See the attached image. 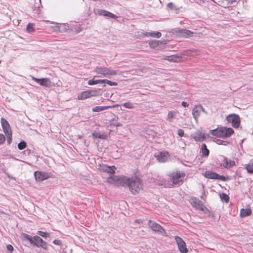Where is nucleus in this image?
<instances>
[{
	"label": "nucleus",
	"mask_w": 253,
	"mask_h": 253,
	"mask_svg": "<svg viewBox=\"0 0 253 253\" xmlns=\"http://www.w3.org/2000/svg\"><path fill=\"white\" fill-rule=\"evenodd\" d=\"M107 181L117 186L126 185L134 195L138 193L142 188L141 180L136 176L128 178L126 176L113 175L109 176Z\"/></svg>",
	"instance_id": "f257e3e1"
},
{
	"label": "nucleus",
	"mask_w": 253,
	"mask_h": 253,
	"mask_svg": "<svg viewBox=\"0 0 253 253\" xmlns=\"http://www.w3.org/2000/svg\"><path fill=\"white\" fill-rule=\"evenodd\" d=\"M168 175L170 178V181L174 185H181L183 183L185 176L184 172L179 170L169 172Z\"/></svg>",
	"instance_id": "f03ea898"
},
{
	"label": "nucleus",
	"mask_w": 253,
	"mask_h": 253,
	"mask_svg": "<svg viewBox=\"0 0 253 253\" xmlns=\"http://www.w3.org/2000/svg\"><path fill=\"white\" fill-rule=\"evenodd\" d=\"M147 224L148 227L154 232H159L163 235H165L166 234V232L163 227L156 222L151 220H149Z\"/></svg>",
	"instance_id": "7ed1b4c3"
},
{
	"label": "nucleus",
	"mask_w": 253,
	"mask_h": 253,
	"mask_svg": "<svg viewBox=\"0 0 253 253\" xmlns=\"http://www.w3.org/2000/svg\"><path fill=\"white\" fill-rule=\"evenodd\" d=\"M32 246L37 247H42L44 250H47L48 245L46 242L43 241L40 236L38 235L33 237Z\"/></svg>",
	"instance_id": "20e7f679"
},
{
	"label": "nucleus",
	"mask_w": 253,
	"mask_h": 253,
	"mask_svg": "<svg viewBox=\"0 0 253 253\" xmlns=\"http://www.w3.org/2000/svg\"><path fill=\"white\" fill-rule=\"evenodd\" d=\"M227 121L232 124L234 128H238L240 125V118L238 115L235 114H230L226 117Z\"/></svg>",
	"instance_id": "39448f33"
},
{
	"label": "nucleus",
	"mask_w": 253,
	"mask_h": 253,
	"mask_svg": "<svg viewBox=\"0 0 253 253\" xmlns=\"http://www.w3.org/2000/svg\"><path fill=\"white\" fill-rule=\"evenodd\" d=\"M95 72L97 74H101L105 76L117 75V73L115 71L113 70L110 68L101 67H97L95 69Z\"/></svg>",
	"instance_id": "423d86ee"
},
{
	"label": "nucleus",
	"mask_w": 253,
	"mask_h": 253,
	"mask_svg": "<svg viewBox=\"0 0 253 253\" xmlns=\"http://www.w3.org/2000/svg\"><path fill=\"white\" fill-rule=\"evenodd\" d=\"M100 95V92L97 90H88L83 91L80 95L78 96V99L80 100H84L91 96H96Z\"/></svg>",
	"instance_id": "0eeeda50"
},
{
	"label": "nucleus",
	"mask_w": 253,
	"mask_h": 253,
	"mask_svg": "<svg viewBox=\"0 0 253 253\" xmlns=\"http://www.w3.org/2000/svg\"><path fill=\"white\" fill-rule=\"evenodd\" d=\"M31 77L32 80L38 83L42 86L46 87H51L53 85V84L48 78L38 79L33 76H32Z\"/></svg>",
	"instance_id": "6e6552de"
},
{
	"label": "nucleus",
	"mask_w": 253,
	"mask_h": 253,
	"mask_svg": "<svg viewBox=\"0 0 253 253\" xmlns=\"http://www.w3.org/2000/svg\"><path fill=\"white\" fill-rule=\"evenodd\" d=\"M219 159L221 162V166H222L224 168H230L235 166V162L234 161L228 160V159L224 156H220Z\"/></svg>",
	"instance_id": "1a4fd4ad"
},
{
	"label": "nucleus",
	"mask_w": 253,
	"mask_h": 253,
	"mask_svg": "<svg viewBox=\"0 0 253 253\" xmlns=\"http://www.w3.org/2000/svg\"><path fill=\"white\" fill-rule=\"evenodd\" d=\"M205 176L206 177L209 179H218L222 181H225L226 178L223 175H220L218 173L212 172L211 171H206L205 173Z\"/></svg>",
	"instance_id": "9d476101"
},
{
	"label": "nucleus",
	"mask_w": 253,
	"mask_h": 253,
	"mask_svg": "<svg viewBox=\"0 0 253 253\" xmlns=\"http://www.w3.org/2000/svg\"><path fill=\"white\" fill-rule=\"evenodd\" d=\"M98 169L102 172H105L109 174H114L117 168L115 166H109L105 164H100L98 166Z\"/></svg>",
	"instance_id": "9b49d317"
},
{
	"label": "nucleus",
	"mask_w": 253,
	"mask_h": 253,
	"mask_svg": "<svg viewBox=\"0 0 253 253\" xmlns=\"http://www.w3.org/2000/svg\"><path fill=\"white\" fill-rule=\"evenodd\" d=\"M175 240L179 251L181 253H186L188 252V250L184 241L180 237L177 236L175 237Z\"/></svg>",
	"instance_id": "f8f14e48"
},
{
	"label": "nucleus",
	"mask_w": 253,
	"mask_h": 253,
	"mask_svg": "<svg viewBox=\"0 0 253 253\" xmlns=\"http://www.w3.org/2000/svg\"><path fill=\"white\" fill-rule=\"evenodd\" d=\"M190 204L191 206L196 210L204 211L207 209V208L204 206L203 203L196 198L192 199L190 201Z\"/></svg>",
	"instance_id": "ddd939ff"
},
{
	"label": "nucleus",
	"mask_w": 253,
	"mask_h": 253,
	"mask_svg": "<svg viewBox=\"0 0 253 253\" xmlns=\"http://www.w3.org/2000/svg\"><path fill=\"white\" fill-rule=\"evenodd\" d=\"M176 34L180 37L187 38L193 36L194 33L185 29H178L175 31Z\"/></svg>",
	"instance_id": "4468645a"
},
{
	"label": "nucleus",
	"mask_w": 253,
	"mask_h": 253,
	"mask_svg": "<svg viewBox=\"0 0 253 253\" xmlns=\"http://www.w3.org/2000/svg\"><path fill=\"white\" fill-rule=\"evenodd\" d=\"M210 133L217 137H225V136H224V127H218L214 129L210 130Z\"/></svg>",
	"instance_id": "2eb2a0df"
},
{
	"label": "nucleus",
	"mask_w": 253,
	"mask_h": 253,
	"mask_svg": "<svg viewBox=\"0 0 253 253\" xmlns=\"http://www.w3.org/2000/svg\"><path fill=\"white\" fill-rule=\"evenodd\" d=\"M95 14L99 15H103L104 16L109 17L112 19H116L117 18V16L114 15L113 13L104 9H96L95 11Z\"/></svg>",
	"instance_id": "dca6fc26"
},
{
	"label": "nucleus",
	"mask_w": 253,
	"mask_h": 253,
	"mask_svg": "<svg viewBox=\"0 0 253 253\" xmlns=\"http://www.w3.org/2000/svg\"><path fill=\"white\" fill-rule=\"evenodd\" d=\"M169 155L168 152H160L157 156V159L160 162H165L169 157Z\"/></svg>",
	"instance_id": "f3484780"
},
{
	"label": "nucleus",
	"mask_w": 253,
	"mask_h": 253,
	"mask_svg": "<svg viewBox=\"0 0 253 253\" xmlns=\"http://www.w3.org/2000/svg\"><path fill=\"white\" fill-rule=\"evenodd\" d=\"M1 124L5 134L11 132L9 123L4 118H2L1 119Z\"/></svg>",
	"instance_id": "a211bd4d"
},
{
	"label": "nucleus",
	"mask_w": 253,
	"mask_h": 253,
	"mask_svg": "<svg viewBox=\"0 0 253 253\" xmlns=\"http://www.w3.org/2000/svg\"><path fill=\"white\" fill-rule=\"evenodd\" d=\"M164 59L170 62H178L181 60V56L177 54H174L166 56L164 57Z\"/></svg>",
	"instance_id": "6ab92c4d"
},
{
	"label": "nucleus",
	"mask_w": 253,
	"mask_h": 253,
	"mask_svg": "<svg viewBox=\"0 0 253 253\" xmlns=\"http://www.w3.org/2000/svg\"><path fill=\"white\" fill-rule=\"evenodd\" d=\"M34 176L37 181H41L46 179L47 178V174L37 171L34 172Z\"/></svg>",
	"instance_id": "aec40b11"
},
{
	"label": "nucleus",
	"mask_w": 253,
	"mask_h": 253,
	"mask_svg": "<svg viewBox=\"0 0 253 253\" xmlns=\"http://www.w3.org/2000/svg\"><path fill=\"white\" fill-rule=\"evenodd\" d=\"M201 110H204V109L201 105L196 106L193 108L192 110V115L196 120H197L198 117L199 116Z\"/></svg>",
	"instance_id": "412c9836"
},
{
	"label": "nucleus",
	"mask_w": 253,
	"mask_h": 253,
	"mask_svg": "<svg viewBox=\"0 0 253 253\" xmlns=\"http://www.w3.org/2000/svg\"><path fill=\"white\" fill-rule=\"evenodd\" d=\"M193 138L196 141H202L206 139L205 134L198 131L193 134Z\"/></svg>",
	"instance_id": "4be33fe9"
},
{
	"label": "nucleus",
	"mask_w": 253,
	"mask_h": 253,
	"mask_svg": "<svg viewBox=\"0 0 253 253\" xmlns=\"http://www.w3.org/2000/svg\"><path fill=\"white\" fill-rule=\"evenodd\" d=\"M252 214V211L250 209H242L240 211V216L245 217L250 215Z\"/></svg>",
	"instance_id": "5701e85b"
},
{
	"label": "nucleus",
	"mask_w": 253,
	"mask_h": 253,
	"mask_svg": "<svg viewBox=\"0 0 253 253\" xmlns=\"http://www.w3.org/2000/svg\"><path fill=\"white\" fill-rule=\"evenodd\" d=\"M145 35L146 37H151L159 38L161 37L162 34L160 32H146Z\"/></svg>",
	"instance_id": "b1692460"
},
{
	"label": "nucleus",
	"mask_w": 253,
	"mask_h": 253,
	"mask_svg": "<svg viewBox=\"0 0 253 253\" xmlns=\"http://www.w3.org/2000/svg\"><path fill=\"white\" fill-rule=\"evenodd\" d=\"M92 136L93 138H99L101 139H104L106 138V135L104 133H100L97 131H94L92 133Z\"/></svg>",
	"instance_id": "393cba45"
},
{
	"label": "nucleus",
	"mask_w": 253,
	"mask_h": 253,
	"mask_svg": "<svg viewBox=\"0 0 253 253\" xmlns=\"http://www.w3.org/2000/svg\"><path fill=\"white\" fill-rule=\"evenodd\" d=\"M201 150L203 156L208 157L209 155V150L207 149V146L205 143L202 144Z\"/></svg>",
	"instance_id": "a878e982"
},
{
	"label": "nucleus",
	"mask_w": 253,
	"mask_h": 253,
	"mask_svg": "<svg viewBox=\"0 0 253 253\" xmlns=\"http://www.w3.org/2000/svg\"><path fill=\"white\" fill-rule=\"evenodd\" d=\"M109 106H96L92 108V110L93 112H100L105 110H106L110 108Z\"/></svg>",
	"instance_id": "bb28decb"
},
{
	"label": "nucleus",
	"mask_w": 253,
	"mask_h": 253,
	"mask_svg": "<svg viewBox=\"0 0 253 253\" xmlns=\"http://www.w3.org/2000/svg\"><path fill=\"white\" fill-rule=\"evenodd\" d=\"M21 238L22 240H27L29 241L32 245L33 240V237L26 233H22L21 235Z\"/></svg>",
	"instance_id": "cd10ccee"
},
{
	"label": "nucleus",
	"mask_w": 253,
	"mask_h": 253,
	"mask_svg": "<svg viewBox=\"0 0 253 253\" xmlns=\"http://www.w3.org/2000/svg\"><path fill=\"white\" fill-rule=\"evenodd\" d=\"M234 133V130L232 128L224 127V136L225 137L230 136Z\"/></svg>",
	"instance_id": "c85d7f7f"
},
{
	"label": "nucleus",
	"mask_w": 253,
	"mask_h": 253,
	"mask_svg": "<svg viewBox=\"0 0 253 253\" xmlns=\"http://www.w3.org/2000/svg\"><path fill=\"white\" fill-rule=\"evenodd\" d=\"M177 112L174 111L169 112L168 115V121L169 122H172Z\"/></svg>",
	"instance_id": "c756f323"
},
{
	"label": "nucleus",
	"mask_w": 253,
	"mask_h": 253,
	"mask_svg": "<svg viewBox=\"0 0 253 253\" xmlns=\"http://www.w3.org/2000/svg\"><path fill=\"white\" fill-rule=\"evenodd\" d=\"M220 198L221 201L228 203L229 200V197L224 193L220 194Z\"/></svg>",
	"instance_id": "7c9ffc66"
},
{
	"label": "nucleus",
	"mask_w": 253,
	"mask_h": 253,
	"mask_svg": "<svg viewBox=\"0 0 253 253\" xmlns=\"http://www.w3.org/2000/svg\"><path fill=\"white\" fill-rule=\"evenodd\" d=\"M88 84L89 85H94L96 84H102V80H94L93 79L89 80L88 81Z\"/></svg>",
	"instance_id": "2f4dec72"
},
{
	"label": "nucleus",
	"mask_w": 253,
	"mask_h": 253,
	"mask_svg": "<svg viewBox=\"0 0 253 253\" xmlns=\"http://www.w3.org/2000/svg\"><path fill=\"white\" fill-rule=\"evenodd\" d=\"M26 30L29 33H33L35 31L34 24L31 23H28L27 25Z\"/></svg>",
	"instance_id": "473e14b6"
},
{
	"label": "nucleus",
	"mask_w": 253,
	"mask_h": 253,
	"mask_svg": "<svg viewBox=\"0 0 253 253\" xmlns=\"http://www.w3.org/2000/svg\"><path fill=\"white\" fill-rule=\"evenodd\" d=\"M245 168L247 170L248 173H253V164L250 163V164L245 165Z\"/></svg>",
	"instance_id": "72a5a7b5"
},
{
	"label": "nucleus",
	"mask_w": 253,
	"mask_h": 253,
	"mask_svg": "<svg viewBox=\"0 0 253 253\" xmlns=\"http://www.w3.org/2000/svg\"><path fill=\"white\" fill-rule=\"evenodd\" d=\"M159 41H152L149 42V45L151 48H155L159 45Z\"/></svg>",
	"instance_id": "f704fd0d"
},
{
	"label": "nucleus",
	"mask_w": 253,
	"mask_h": 253,
	"mask_svg": "<svg viewBox=\"0 0 253 253\" xmlns=\"http://www.w3.org/2000/svg\"><path fill=\"white\" fill-rule=\"evenodd\" d=\"M27 146V143L24 141H20L17 145L18 148L19 150H23Z\"/></svg>",
	"instance_id": "c9c22d12"
},
{
	"label": "nucleus",
	"mask_w": 253,
	"mask_h": 253,
	"mask_svg": "<svg viewBox=\"0 0 253 253\" xmlns=\"http://www.w3.org/2000/svg\"><path fill=\"white\" fill-rule=\"evenodd\" d=\"M37 234H38L39 235H40L45 239L49 237V236H50L49 234L47 232H43L42 231H38L37 232Z\"/></svg>",
	"instance_id": "e433bc0d"
},
{
	"label": "nucleus",
	"mask_w": 253,
	"mask_h": 253,
	"mask_svg": "<svg viewBox=\"0 0 253 253\" xmlns=\"http://www.w3.org/2000/svg\"><path fill=\"white\" fill-rule=\"evenodd\" d=\"M102 84H109L110 86L117 85V83L116 82H112L111 81H109V80H108L106 79L102 80Z\"/></svg>",
	"instance_id": "4c0bfd02"
},
{
	"label": "nucleus",
	"mask_w": 253,
	"mask_h": 253,
	"mask_svg": "<svg viewBox=\"0 0 253 253\" xmlns=\"http://www.w3.org/2000/svg\"><path fill=\"white\" fill-rule=\"evenodd\" d=\"M123 106L124 107H125V108H128V109H132V108H133L134 107L133 105L132 104V103H131L130 102H129L124 103L123 104Z\"/></svg>",
	"instance_id": "58836bf2"
},
{
	"label": "nucleus",
	"mask_w": 253,
	"mask_h": 253,
	"mask_svg": "<svg viewBox=\"0 0 253 253\" xmlns=\"http://www.w3.org/2000/svg\"><path fill=\"white\" fill-rule=\"evenodd\" d=\"M7 135V143L8 145H9L12 142V133L11 132H9L6 134Z\"/></svg>",
	"instance_id": "ea45409f"
},
{
	"label": "nucleus",
	"mask_w": 253,
	"mask_h": 253,
	"mask_svg": "<svg viewBox=\"0 0 253 253\" xmlns=\"http://www.w3.org/2000/svg\"><path fill=\"white\" fill-rule=\"evenodd\" d=\"M216 142L217 144L219 145H227L229 143L227 141L221 140L220 139H217Z\"/></svg>",
	"instance_id": "a19ab883"
},
{
	"label": "nucleus",
	"mask_w": 253,
	"mask_h": 253,
	"mask_svg": "<svg viewBox=\"0 0 253 253\" xmlns=\"http://www.w3.org/2000/svg\"><path fill=\"white\" fill-rule=\"evenodd\" d=\"M5 141V136L2 134H0V144L3 143Z\"/></svg>",
	"instance_id": "79ce46f5"
},
{
	"label": "nucleus",
	"mask_w": 253,
	"mask_h": 253,
	"mask_svg": "<svg viewBox=\"0 0 253 253\" xmlns=\"http://www.w3.org/2000/svg\"><path fill=\"white\" fill-rule=\"evenodd\" d=\"M177 134L180 137H183L184 135V132L182 129H179L177 130Z\"/></svg>",
	"instance_id": "37998d69"
},
{
	"label": "nucleus",
	"mask_w": 253,
	"mask_h": 253,
	"mask_svg": "<svg viewBox=\"0 0 253 253\" xmlns=\"http://www.w3.org/2000/svg\"><path fill=\"white\" fill-rule=\"evenodd\" d=\"M53 243L58 246H61L62 245V242L60 240L55 239L53 241Z\"/></svg>",
	"instance_id": "c03bdc74"
},
{
	"label": "nucleus",
	"mask_w": 253,
	"mask_h": 253,
	"mask_svg": "<svg viewBox=\"0 0 253 253\" xmlns=\"http://www.w3.org/2000/svg\"><path fill=\"white\" fill-rule=\"evenodd\" d=\"M167 6L171 9H173L174 8V5L173 3L172 2H169L168 4H167Z\"/></svg>",
	"instance_id": "a18cd8bd"
},
{
	"label": "nucleus",
	"mask_w": 253,
	"mask_h": 253,
	"mask_svg": "<svg viewBox=\"0 0 253 253\" xmlns=\"http://www.w3.org/2000/svg\"><path fill=\"white\" fill-rule=\"evenodd\" d=\"M7 250L10 252H12L13 250V247L11 245H7L6 246Z\"/></svg>",
	"instance_id": "49530a36"
},
{
	"label": "nucleus",
	"mask_w": 253,
	"mask_h": 253,
	"mask_svg": "<svg viewBox=\"0 0 253 253\" xmlns=\"http://www.w3.org/2000/svg\"><path fill=\"white\" fill-rule=\"evenodd\" d=\"M181 105L185 107H188L189 105V104L187 102L184 101L182 102Z\"/></svg>",
	"instance_id": "de8ad7c7"
},
{
	"label": "nucleus",
	"mask_w": 253,
	"mask_h": 253,
	"mask_svg": "<svg viewBox=\"0 0 253 253\" xmlns=\"http://www.w3.org/2000/svg\"><path fill=\"white\" fill-rule=\"evenodd\" d=\"M24 152L27 153L29 155L31 152V150L30 149H27L26 151H24Z\"/></svg>",
	"instance_id": "09e8293b"
},
{
	"label": "nucleus",
	"mask_w": 253,
	"mask_h": 253,
	"mask_svg": "<svg viewBox=\"0 0 253 253\" xmlns=\"http://www.w3.org/2000/svg\"><path fill=\"white\" fill-rule=\"evenodd\" d=\"M34 11H35V13H37V14H39V10L38 9H34Z\"/></svg>",
	"instance_id": "8fccbe9b"
},
{
	"label": "nucleus",
	"mask_w": 253,
	"mask_h": 253,
	"mask_svg": "<svg viewBox=\"0 0 253 253\" xmlns=\"http://www.w3.org/2000/svg\"><path fill=\"white\" fill-rule=\"evenodd\" d=\"M114 125L115 126H121V125L119 123H118V124H115Z\"/></svg>",
	"instance_id": "3c124183"
},
{
	"label": "nucleus",
	"mask_w": 253,
	"mask_h": 253,
	"mask_svg": "<svg viewBox=\"0 0 253 253\" xmlns=\"http://www.w3.org/2000/svg\"><path fill=\"white\" fill-rule=\"evenodd\" d=\"M140 221V219H136L135 220V222L139 223Z\"/></svg>",
	"instance_id": "603ef678"
}]
</instances>
